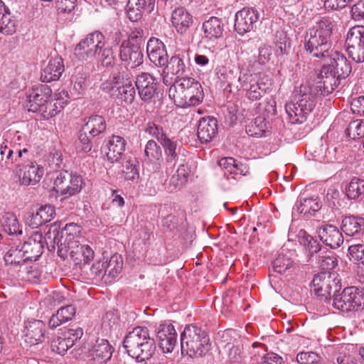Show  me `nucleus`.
Masks as SVG:
<instances>
[{
  "label": "nucleus",
  "mask_w": 364,
  "mask_h": 364,
  "mask_svg": "<svg viewBox=\"0 0 364 364\" xmlns=\"http://www.w3.org/2000/svg\"><path fill=\"white\" fill-rule=\"evenodd\" d=\"M318 92L310 84H301L293 92L291 100L285 105V110L292 124H301L316 105Z\"/></svg>",
  "instance_id": "1"
},
{
  "label": "nucleus",
  "mask_w": 364,
  "mask_h": 364,
  "mask_svg": "<svg viewBox=\"0 0 364 364\" xmlns=\"http://www.w3.org/2000/svg\"><path fill=\"white\" fill-rule=\"evenodd\" d=\"M333 27V19L323 17L306 31L304 46L313 57L324 58L331 52Z\"/></svg>",
  "instance_id": "2"
},
{
  "label": "nucleus",
  "mask_w": 364,
  "mask_h": 364,
  "mask_svg": "<svg viewBox=\"0 0 364 364\" xmlns=\"http://www.w3.org/2000/svg\"><path fill=\"white\" fill-rule=\"evenodd\" d=\"M169 97L176 105L180 107L196 106L204 97L203 87L199 82L193 77H181L171 86Z\"/></svg>",
  "instance_id": "3"
},
{
  "label": "nucleus",
  "mask_w": 364,
  "mask_h": 364,
  "mask_svg": "<svg viewBox=\"0 0 364 364\" xmlns=\"http://www.w3.org/2000/svg\"><path fill=\"white\" fill-rule=\"evenodd\" d=\"M124 347L129 355L138 362L150 359L156 349L154 341L151 338L149 330L141 326L134 328L126 336Z\"/></svg>",
  "instance_id": "4"
},
{
  "label": "nucleus",
  "mask_w": 364,
  "mask_h": 364,
  "mask_svg": "<svg viewBox=\"0 0 364 364\" xmlns=\"http://www.w3.org/2000/svg\"><path fill=\"white\" fill-rule=\"evenodd\" d=\"M210 338L207 333L196 325L187 326L181 336V353L191 358H199L210 350Z\"/></svg>",
  "instance_id": "5"
},
{
  "label": "nucleus",
  "mask_w": 364,
  "mask_h": 364,
  "mask_svg": "<svg viewBox=\"0 0 364 364\" xmlns=\"http://www.w3.org/2000/svg\"><path fill=\"white\" fill-rule=\"evenodd\" d=\"M238 82L241 88L245 91V96L251 101L260 100L270 90L271 79L267 75L240 73Z\"/></svg>",
  "instance_id": "6"
},
{
  "label": "nucleus",
  "mask_w": 364,
  "mask_h": 364,
  "mask_svg": "<svg viewBox=\"0 0 364 364\" xmlns=\"http://www.w3.org/2000/svg\"><path fill=\"white\" fill-rule=\"evenodd\" d=\"M333 306L343 312L358 311L364 308V289L355 287L345 288L339 294L335 295Z\"/></svg>",
  "instance_id": "7"
},
{
  "label": "nucleus",
  "mask_w": 364,
  "mask_h": 364,
  "mask_svg": "<svg viewBox=\"0 0 364 364\" xmlns=\"http://www.w3.org/2000/svg\"><path fill=\"white\" fill-rule=\"evenodd\" d=\"M82 185L81 176L68 171H61L54 181L53 188L63 199H66L80 193Z\"/></svg>",
  "instance_id": "8"
},
{
  "label": "nucleus",
  "mask_w": 364,
  "mask_h": 364,
  "mask_svg": "<svg viewBox=\"0 0 364 364\" xmlns=\"http://www.w3.org/2000/svg\"><path fill=\"white\" fill-rule=\"evenodd\" d=\"M104 40L105 36L100 31L89 33L76 45L74 49L75 55L82 61L95 58Z\"/></svg>",
  "instance_id": "9"
},
{
  "label": "nucleus",
  "mask_w": 364,
  "mask_h": 364,
  "mask_svg": "<svg viewBox=\"0 0 364 364\" xmlns=\"http://www.w3.org/2000/svg\"><path fill=\"white\" fill-rule=\"evenodd\" d=\"M259 18V14L254 8L245 7L235 14L234 28L240 35L251 31L256 27Z\"/></svg>",
  "instance_id": "10"
},
{
  "label": "nucleus",
  "mask_w": 364,
  "mask_h": 364,
  "mask_svg": "<svg viewBox=\"0 0 364 364\" xmlns=\"http://www.w3.org/2000/svg\"><path fill=\"white\" fill-rule=\"evenodd\" d=\"M119 56L122 63L130 68H135L143 63L144 55L140 46L122 41L119 50Z\"/></svg>",
  "instance_id": "11"
},
{
  "label": "nucleus",
  "mask_w": 364,
  "mask_h": 364,
  "mask_svg": "<svg viewBox=\"0 0 364 364\" xmlns=\"http://www.w3.org/2000/svg\"><path fill=\"white\" fill-rule=\"evenodd\" d=\"M339 77L325 63L322 66L320 73L317 77L316 85L314 88L321 95H328L331 94L339 84Z\"/></svg>",
  "instance_id": "12"
},
{
  "label": "nucleus",
  "mask_w": 364,
  "mask_h": 364,
  "mask_svg": "<svg viewBox=\"0 0 364 364\" xmlns=\"http://www.w3.org/2000/svg\"><path fill=\"white\" fill-rule=\"evenodd\" d=\"M17 174L19 181L24 186H34L40 182L43 174V167L35 161L18 164Z\"/></svg>",
  "instance_id": "13"
},
{
  "label": "nucleus",
  "mask_w": 364,
  "mask_h": 364,
  "mask_svg": "<svg viewBox=\"0 0 364 364\" xmlns=\"http://www.w3.org/2000/svg\"><path fill=\"white\" fill-rule=\"evenodd\" d=\"M311 291L318 296L327 299L333 287H336V275L329 271L316 274L312 280Z\"/></svg>",
  "instance_id": "14"
},
{
  "label": "nucleus",
  "mask_w": 364,
  "mask_h": 364,
  "mask_svg": "<svg viewBox=\"0 0 364 364\" xmlns=\"http://www.w3.org/2000/svg\"><path fill=\"white\" fill-rule=\"evenodd\" d=\"M64 257L68 255L70 257L75 265L80 268L93 259L95 252L89 245L85 244L73 243L69 247L64 249Z\"/></svg>",
  "instance_id": "15"
},
{
  "label": "nucleus",
  "mask_w": 364,
  "mask_h": 364,
  "mask_svg": "<svg viewBox=\"0 0 364 364\" xmlns=\"http://www.w3.org/2000/svg\"><path fill=\"white\" fill-rule=\"evenodd\" d=\"M190 58L188 53L186 50L176 51L165 65L164 72L167 75L171 74L181 78L189 70Z\"/></svg>",
  "instance_id": "16"
},
{
  "label": "nucleus",
  "mask_w": 364,
  "mask_h": 364,
  "mask_svg": "<svg viewBox=\"0 0 364 364\" xmlns=\"http://www.w3.org/2000/svg\"><path fill=\"white\" fill-rule=\"evenodd\" d=\"M51 96V89L46 85L33 87L28 95L26 106L28 110L37 112Z\"/></svg>",
  "instance_id": "17"
},
{
  "label": "nucleus",
  "mask_w": 364,
  "mask_h": 364,
  "mask_svg": "<svg viewBox=\"0 0 364 364\" xmlns=\"http://www.w3.org/2000/svg\"><path fill=\"white\" fill-rule=\"evenodd\" d=\"M156 337L164 353H171L177 342V333L171 323H161L156 330Z\"/></svg>",
  "instance_id": "18"
},
{
  "label": "nucleus",
  "mask_w": 364,
  "mask_h": 364,
  "mask_svg": "<svg viewBox=\"0 0 364 364\" xmlns=\"http://www.w3.org/2000/svg\"><path fill=\"white\" fill-rule=\"evenodd\" d=\"M324 63L333 68L335 73L340 78H345L351 72V65L346 58L340 53L331 50V52L323 58Z\"/></svg>",
  "instance_id": "19"
},
{
  "label": "nucleus",
  "mask_w": 364,
  "mask_h": 364,
  "mask_svg": "<svg viewBox=\"0 0 364 364\" xmlns=\"http://www.w3.org/2000/svg\"><path fill=\"white\" fill-rule=\"evenodd\" d=\"M135 85L141 99L149 101L156 93L157 80L149 73H141L136 77Z\"/></svg>",
  "instance_id": "20"
},
{
  "label": "nucleus",
  "mask_w": 364,
  "mask_h": 364,
  "mask_svg": "<svg viewBox=\"0 0 364 364\" xmlns=\"http://www.w3.org/2000/svg\"><path fill=\"white\" fill-rule=\"evenodd\" d=\"M146 52L150 60L157 67H163L167 63L166 46L159 39L151 38L146 45Z\"/></svg>",
  "instance_id": "21"
},
{
  "label": "nucleus",
  "mask_w": 364,
  "mask_h": 364,
  "mask_svg": "<svg viewBox=\"0 0 364 364\" xmlns=\"http://www.w3.org/2000/svg\"><path fill=\"white\" fill-rule=\"evenodd\" d=\"M113 348L106 339H98L89 352L92 364H105L112 357Z\"/></svg>",
  "instance_id": "22"
},
{
  "label": "nucleus",
  "mask_w": 364,
  "mask_h": 364,
  "mask_svg": "<svg viewBox=\"0 0 364 364\" xmlns=\"http://www.w3.org/2000/svg\"><path fill=\"white\" fill-rule=\"evenodd\" d=\"M126 140L117 135H112L109 138L106 144L105 154L107 160L111 163L118 162L122 157L125 149Z\"/></svg>",
  "instance_id": "23"
},
{
  "label": "nucleus",
  "mask_w": 364,
  "mask_h": 364,
  "mask_svg": "<svg viewBox=\"0 0 364 364\" xmlns=\"http://www.w3.org/2000/svg\"><path fill=\"white\" fill-rule=\"evenodd\" d=\"M320 240L331 248L336 249L343 242V237L339 230L332 225H322L318 231Z\"/></svg>",
  "instance_id": "24"
},
{
  "label": "nucleus",
  "mask_w": 364,
  "mask_h": 364,
  "mask_svg": "<svg viewBox=\"0 0 364 364\" xmlns=\"http://www.w3.org/2000/svg\"><path fill=\"white\" fill-rule=\"evenodd\" d=\"M45 333V324L42 321L33 320L26 323L24 341L29 346H34L43 341Z\"/></svg>",
  "instance_id": "25"
},
{
  "label": "nucleus",
  "mask_w": 364,
  "mask_h": 364,
  "mask_svg": "<svg viewBox=\"0 0 364 364\" xmlns=\"http://www.w3.org/2000/svg\"><path fill=\"white\" fill-rule=\"evenodd\" d=\"M193 22L192 15L183 7L173 10L171 14V23L176 31L181 34L185 33Z\"/></svg>",
  "instance_id": "26"
},
{
  "label": "nucleus",
  "mask_w": 364,
  "mask_h": 364,
  "mask_svg": "<svg viewBox=\"0 0 364 364\" xmlns=\"http://www.w3.org/2000/svg\"><path fill=\"white\" fill-rule=\"evenodd\" d=\"M145 161L154 172L159 171L162 161V151L160 146L154 140H149L144 149Z\"/></svg>",
  "instance_id": "27"
},
{
  "label": "nucleus",
  "mask_w": 364,
  "mask_h": 364,
  "mask_svg": "<svg viewBox=\"0 0 364 364\" xmlns=\"http://www.w3.org/2000/svg\"><path fill=\"white\" fill-rule=\"evenodd\" d=\"M82 228L76 223H68L62 230V237H65L63 243L60 244V249L58 250V255L64 257L63 250L71 246L73 243H77L81 238Z\"/></svg>",
  "instance_id": "28"
},
{
  "label": "nucleus",
  "mask_w": 364,
  "mask_h": 364,
  "mask_svg": "<svg viewBox=\"0 0 364 364\" xmlns=\"http://www.w3.org/2000/svg\"><path fill=\"white\" fill-rule=\"evenodd\" d=\"M218 132L217 120L214 117L203 118L200 120L197 134L201 142H209Z\"/></svg>",
  "instance_id": "29"
},
{
  "label": "nucleus",
  "mask_w": 364,
  "mask_h": 364,
  "mask_svg": "<svg viewBox=\"0 0 364 364\" xmlns=\"http://www.w3.org/2000/svg\"><path fill=\"white\" fill-rule=\"evenodd\" d=\"M64 72L63 60L60 57L53 58L49 60L48 65L41 73V79L43 82L57 80Z\"/></svg>",
  "instance_id": "30"
},
{
  "label": "nucleus",
  "mask_w": 364,
  "mask_h": 364,
  "mask_svg": "<svg viewBox=\"0 0 364 364\" xmlns=\"http://www.w3.org/2000/svg\"><path fill=\"white\" fill-rule=\"evenodd\" d=\"M204 38L208 41H214L223 36L224 24L220 18L212 16L203 23Z\"/></svg>",
  "instance_id": "31"
},
{
  "label": "nucleus",
  "mask_w": 364,
  "mask_h": 364,
  "mask_svg": "<svg viewBox=\"0 0 364 364\" xmlns=\"http://www.w3.org/2000/svg\"><path fill=\"white\" fill-rule=\"evenodd\" d=\"M55 215L54 208L50 205L41 206L36 213H33L28 218V224L32 228H37L43 224L50 222Z\"/></svg>",
  "instance_id": "32"
},
{
  "label": "nucleus",
  "mask_w": 364,
  "mask_h": 364,
  "mask_svg": "<svg viewBox=\"0 0 364 364\" xmlns=\"http://www.w3.org/2000/svg\"><path fill=\"white\" fill-rule=\"evenodd\" d=\"M98 65L102 68H112L117 63V58L113 48L107 46L104 41L100 44L96 56Z\"/></svg>",
  "instance_id": "33"
},
{
  "label": "nucleus",
  "mask_w": 364,
  "mask_h": 364,
  "mask_svg": "<svg viewBox=\"0 0 364 364\" xmlns=\"http://www.w3.org/2000/svg\"><path fill=\"white\" fill-rule=\"evenodd\" d=\"M106 127L107 124L104 117L100 115H92L87 119L82 129L85 133H88L95 137L103 133L106 130Z\"/></svg>",
  "instance_id": "34"
},
{
  "label": "nucleus",
  "mask_w": 364,
  "mask_h": 364,
  "mask_svg": "<svg viewBox=\"0 0 364 364\" xmlns=\"http://www.w3.org/2000/svg\"><path fill=\"white\" fill-rule=\"evenodd\" d=\"M296 210L300 214L304 215V216H308L319 210L321 208V204L317 197L300 198L296 201Z\"/></svg>",
  "instance_id": "35"
},
{
  "label": "nucleus",
  "mask_w": 364,
  "mask_h": 364,
  "mask_svg": "<svg viewBox=\"0 0 364 364\" xmlns=\"http://www.w3.org/2000/svg\"><path fill=\"white\" fill-rule=\"evenodd\" d=\"M28 152L27 149H16L15 146L11 148L7 144H1L0 147L1 160H4L6 165L18 162V160L22 157L23 154H27Z\"/></svg>",
  "instance_id": "36"
},
{
  "label": "nucleus",
  "mask_w": 364,
  "mask_h": 364,
  "mask_svg": "<svg viewBox=\"0 0 364 364\" xmlns=\"http://www.w3.org/2000/svg\"><path fill=\"white\" fill-rule=\"evenodd\" d=\"M65 102L61 100H48L47 102L41 107L38 110L42 117L45 119H48L51 117H55L58 113L61 112L65 107Z\"/></svg>",
  "instance_id": "37"
},
{
  "label": "nucleus",
  "mask_w": 364,
  "mask_h": 364,
  "mask_svg": "<svg viewBox=\"0 0 364 364\" xmlns=\"http://www.w3.org/2000/svg\"><path fill=\"white\" fill-rule=\"evenodd\" d=\"M15 31V21L11 18L10 12L6 9L2 1L0 0V32L9 35Z\"/></svg>",
  "instance_id": "38"
},
{
  "label": "nucleus",
  "mask_w": 364,
  "mask_h": 364,
  "mask_svg": "<svg viewBox=\"0 0 364 364\" xmlns=\"http://www.w3.org/2000/svg\"><path fill=\"white\" fill-rule=\"evenodd\" d=\"M363 225V218L348 216L343 218L341 228L347 235L353 236L360 232Z\"/></svg>",
  "instance_id": "39"
},
{
  "label": "nucleus",
  "mask_w": 364,
  "mask_h": 364,
  "mask_svg": "<svg viewBox=\"0 0 364 364\" xmlns=\"http://www.w3.org/2000/svg\"><path fill=\"white\" fill-rule=\"evenodd\" d=\"M347 197L351 200L358 199L364 195V179L354 177L346 186Z\"/></svg>",
  "instance_id": "40"
},
{
  "label": "nucleus",
  "mask_w": 364,
  "mask_h": 364,
  "mask_svg": "<svg viewBox=\"0 0 364 364\" xmlns=\"http://www.w3.org/2000/svg\"><path fill=\"white\" fill-rule=\"evenodd\" d=\"M267 129L266 119L262 117H257L247 126L246 132L251 136L261 137Z\"/></svg>",
  "instance_id": "41"
},
{
  "label": "nucleus",
  "mask_w": 364,
  "mask_h": 364,
  "mask_svg": "<svg viewBox=\"0 0 364 364\" xmlns=\"http://www.w3.org/2000/svg\"><path fill=\"white\" fill-rule=\"evenodd\" d=\"M299 243L311 255L316 253L320 250V244L306 230H301L298 233Z\"/></svg>",
  "instance_id": "42"
},
{
  "label": "nucleus",
  "mask_w": 364,
  "mask_h": 364,
  "mask_svg": "<svg viewBox=\"0 0 364 364\" xmlns=\"http://www.w3.org/2000/svg\"><path fill=\"white\" fill-rule=\"evenodd\" d=\"M136 164V158L132 156L125 158V161L122 164V172L126 180L134 181L139 178V171Z\"/></svg>",
  "instance_id": "43"
},
{
  "label": "nucleus",
  "mask_w": 364,
  "mask_h": 364,
  "mask_svg": "<svg viewBox=\"0 0 364 364\" xmlns=\"http://www.w3.org/2000/svg\"><path fill=\"white\" fill-rule=\"evenodd\" d=\"M160 144L164 149L167 161L172 162L175 161L181 149V147L178 145V142L167 136L164 138Z\"/></svg>",
  "instance_id": "44"
},
{
  "label": "nucleus",
  "mask_w": 364,
  "mask_h": 364,
  "mask_svg": "<svg viewBox=\"0 0 364 364\" xmlns=\"http://www.w3.org/2000/svg\"><path fill=\"white\" fill-rule=\"evenodd\" d=\"M43 246L40 242L36 239L29 238L22 246L21 250L24 254H27L26 259L38 257L42 252Z\"/></svg>",
  "instance_id": "45"
},
{
  "label": "nucleus",
  "mask_w": 364,
  "mask_h": 364,
  "mask_svg": "<svg viewBox=\"0 0 364 364\" xmlns=\"http://www.w3.org/2000/svg\"><path fill=\"white\" fill-rule=\"evenodd\" d=\"M3 227L5 232L9 235L22 234L19 223L14 214L6 213L4 216Z\"/></svg>",
  "instance_id": "46"
},
{
  "label": "nucleus",
  "mask_w": 364,
  "mask_h": 364,
  "mask_svg": "<svg viewBox=\"0 0 364 364\" xmlns=\"http://www.w3.org/2000/svg\"><path fill=\"white\" fill-rule=\"evenodd\" d=\"M349 56L356 63L364 61V45L346 41Z\"/></svg>",
  "instance_id": "47"
},
{
  "label": "nucleus",
  "mask_w": 364,
  "mask_h": 364,
  "mask_svg": "<svg viewBox=\"0 0 364 364\" xmlns=\"http://www.w3.org/2000/svg\"><path fill=\"white\" fill-rule=\"evenodd\" d=\"M118 97L126 103L131 104L135 98V89L131 81H127L119 87Z\"/></svg>",
  "instance_id": "48"
},
{
  "label": "nucleus",
  "mask_w": 364,
  "mask_h": 364,
  "mask_svg": "<svg viewBox=\"0 0 364 364\" xmlns=\"http://www.w3.org/2000/svg\"><path fill=\"white\" fill-rule=\"evenodd\" d=\"M293 262L284 255H279L273 262V269L281 274H288L294 269Z\"/></svg>",
  "instance_id": "49"
},
{
  "label": "nucleus",
  "mask_w": 364,
  "mask_h": 364,
  "mask_svg": "<svg viewBox=\"0 0 364 364\" xmlns=\"http://www.w3.org/2000/svg\"><path fill=\"white\" fill-rule=\"evenodd\" d=\"M123 262L119 255H113L108 262H105V274H108L112 277H115L122 269Z\"/></svg>",
  "instance_id": "50"
},
{
  "label": "nucleus",
  "mask_w": 364,
  "mask_h": 364,
  "mask_svg": "<svg viewBox=\"0 0 364 364\" xmlns=\"http://www.w3.org/2000/svg\"><path fill=\"white\" fill-rule=\"evenodd\" d=\"M346 134L353 139L364 137V121L357 119L351 122L346 130Z\"/></svg>",
  "instance_id": "51"
},
{
  "label": "nucleus",
  "mask_w": 364,
  "mask_h": 364,
  "mask_svg": "<svg viewBox=\"0 0 364 364\" xmlns=\"http://www.w3.org/2000/svg\"><path fill=\"white\" fill-rule=\"evenodd\" d=\"M73 346L72 341L69 338L67 339L61 335L53 341L51 348L53 351L63 355Z\"/></svg>",
  "instance_id": "52"
},
{
  "label": "nucleus",
  "mask_w": 364,
  "mask_h": 364,
  "mask_svg": "<svg viewBox=\"0 0 364 364\" xmlns=\"http://www.w3.org/2000/svg\"><path fill=\"white\" fill-rule=\"evenodd\" d=\"M87 74L80 70L76 71L73 75V89L79 95L83 94L87 89Z\"/></svg>",
  "instance_id": "53"
},
{
  "label": "nucleus",
  "mask_w": 364,
  "mask_h": 364,
  "mask_svg": "<svg viewBox=\"0 0 364 364\" xmlns=\"http://www.w3.org/2000/svg\"><path fill=\"white\" fill-rule=\"evenodd\" d=\"M156 0H128V8L134 7L148 14L154 10Z\"/></svg>",
  "instance_id": "54"
},
{
  "label": "nucleus",
  "mask_w": 364,
  "mask_h": 364,
  "mask_svg": "<svg viewBox=\"0 0 364 364\" xmlns=\"http://www.w3.org/2000/svg\"><path fill=\"white\" fill-rule=\"evenodd\" d=\"M319 264L323 269L328 271L337 265V259L333 252H326L319 257Z\"/></svg>",
  "instance_id": "55"
},
{
  "label": "nucleus",
  "mask_w": 364,
  "mask_h": 364,
  "mask_svg": "<svg viewBox=\"0 0 364 364\" xmlns=\"http://www.w3.org/2000/svg\"><path fill=\"white\" fill-rule=\"evenodd\" d=\"M350 259L359 264H364V244L351 245L348 247Z\"/></svg>",
  "instance_id": "56"
},
{
  "label": "nucleus",
  "mask_w": 364,
  "mask_h": 364,
  "mask_svg": "<svg viewBox=\"0 0 364 364\" xmlns=\"http://www.w3.org/2000/svg\"><path fill=\"white\" fill-rule=\"evenodd\" d=\"M321 357L316 353L301 352L297 354L296 360L299 364H316L321 361Z\"/></svg>",
  "instance_id": "57"
},
{
  "label": "nucleus",
  "mask_w": 364,
  "mask_h": 364,
  "mask_svg": "<svg viewBox=\"0 0 364 364\" xmlns=\"http://www.w3.org/2000/svg\"><path fill=\"white\" fill-rule=\"evenodd\" d=\"M274 43L281 54L287 52L289 42L287 33L284 31H277L275 33Z\"/></svg>",
  "instance_id": "58"
},
{
  "label": "nucleus",
  "mask_w": 364,
  "mask_h": 364,
  "mask_svg": "<svg viewBox=\"0 0 364 364\" xmlns=\"http://www.w3.org/2000/svg\"><path fill=\"white\" fill-rule=\"evenodd\" d=\"M145 132L149 134L151 136L156 138L160 143L164 138L167 137L166 134L164 132L163 128L154 122H150L147 123Z\"/></svg>",
  "instance_id": "59"
},
{
  "label": "nucleus",
  "mask_w": 364,
  "mask_h": 364,
  "mask_svg": "<svg viewBox=\"0 0 364 364\" xmlns=\"http://www.w3.org/2000/svg\"><path fill=\"white\" fill-rule=\"evenodd\" d=\"M77 0H57L55 9L59 14L70 13L76 6Z\"/></svg>",
  "instance_id": "60"
},
{
  "label": "nucleus",
  "mask_w": 364,
  "mask_h": 364,
  "mask_svg": "<svg viewBox=\"0 0 364 364\" xmlns=\"http://www.w3.org/2000/svg\"><path fill=\"white\" fill-rule=\"evenodd\" d=\"M88 133H85L81 129L80 135H79V142L77 145V150L78 152L82 153H88L91 151L92 147V144L90 139L87 136Z\"/></svg>",
  "instance_id": "61"
},
{
  "label": "nucleus",
  "mask_w": 364,
  "mask_h": 364,
  "mask_svg": "<svg viewBox=\"0 0 364 364\" xmlns=\"http://www.w3.org/2000/svg\"><path fill=\"white\" fill-rule=\"evenodd\" d=\"M244 350L242 345H235L229 348L228 357L232 363H237L242 361Z\"/></svg>",
  "instance_id": "62"
},
{
  "label": "nucleus",
  "mask_w": 364,
  "mask_h": 364,
  "mask_svg": "<svg viewBox=\"0 0 364 364\" xmlns=\"http://www.w3.org/2000/svg\"><path fill=\"white\" fill-rule=\"evenodd\" d=\"M6 264H19L24 259L21 258V250H11L4 256Z\"/></svg>",
  "instance_id": "63"
},
{
  "label": "nucleus",
  "mask_w": 364,
  "mask_h": 364,
  "mask_svg": "<svg viewBox=\"0 0 364 364\" xmlns=\"http://www.w3.org/2000/svg\"><path fill=\"white\" fill-rule=\"evenodd\" d=\"M350 109L354 114L364 116V96L353 99L350 103Z\"/></svg>",
  "instance_id": "64"
}]
</instances>
